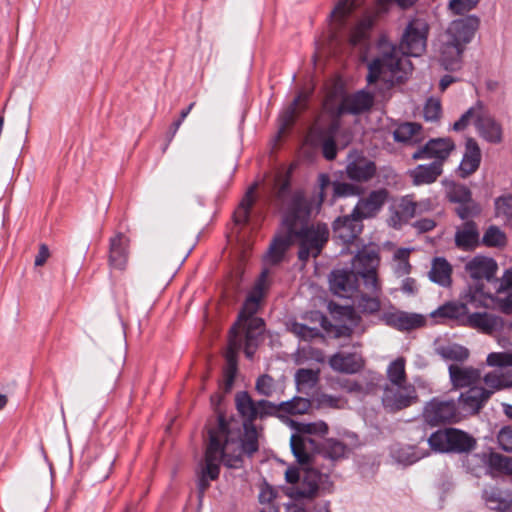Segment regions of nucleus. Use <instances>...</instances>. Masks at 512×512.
<instances>
[{
    "instance_id": "8",
    "label": "nucleus",
    "mask_w": 512,
    "mask_h": 512,
    "mask_svg": "<svg viewBox=\"0 0 512 512\" xmlns=\"http://www.w3.org/2000/svg\"><path fill=\"white\" fill-rule=\"evenodd\" d=\"M345 173L348 179L356 183H366L377 173L374 161L367 158L362 151L350 150L346 159Z\"/></svg>"
},
{
    "instance_id": "28",
    "label": "nucleus",
    "mask_w": 512,
    "mask_h": 512,
    "mask_svg": "<svg viewBox=\"0 0 512 512\" xmlns=\"http://www.w3.org/2000/svg\"><path fill=\"white\" fill-rule=\"evenodd\" d=\"M329 365L334 371L355 374L362 369L363 362L356 353L338 352L330 357Z\"/></svg>"
},
{
    "instance_id": "37",
    "label": "nucleus",
    "mask_w": 512,
    "mask_h": 512,
    "mask_svg": "<svg viewBox=\"0 0 512 512\" xmlns=\"http://www.w3.org/2000/svg\"><path fill=\"white\" fill-rule=\"evenodd\" d=\"M292 242V234L288 230L285 235L275 237L270 244L266 260L273 265L280 263Z\"/></svg>"
},
{
    "instance_id": "21",
    "label": "nucleus",
    "mask_w": 512,
    "mask_h": 512,
    "mask_svg": "<svg viewBox=\"0 0 512 512\" xmlns=\"http://www.w3.org/2000/svg\"><path fill=\"white\" fill-rule=\"evenodd\" d=\"M488 401L489 392L482 386L474 385L460 394L458 405L466 415H477Z\"/></svg>"
},
{
    "instance_id": "18",
    "label": "nucleus",
    "mask_w": 512,
    "mask_h": 512,
    "mask_svg": "<svg viewBox=\"0 0 512 512\" xmlns=\"http://www.w3.org/2000/svg\"><path fill=\"white\" fill-rule=\"evenodd\" d=\"M363 227V221L354 216L353 212L336 218L332 225L334 237L344 244L352 243L358 238Z\"/></svg>"
},
{
    "instance_id": "30",
    "label": "nucleus",
    "mask_w": 512,
    "mask_h": 512,
    "mask_svg": "<svg viewBox=\"0 0 512 512\" xmlns=\"http://www.w3.org/2000/svg\"><path fill=\"white\" fill-rule=\"evenodd\" d=\"M481 460L487 466V472L492 477L500 475H512V457H507L499 453H482Z\"/></svg>"
},
{
    "instance_id": "46",
    "label": "nucleus",
    "mask_w": 512,
    "mask_h": 512,
    "mask_svg": "<svg viewBox=\"0 0 512 512\" xmlns=\"http://www.w3.org/2000/svg\"><path fill=\"white\" fill-rule=\"evenodd\" d=\"M495 216L512 225V194H504L494 201Z\"/></svg>"
},
{
    "instance_id": "22",
    "label": "nucleus",
    "mask_w": 512,
    "mask_h": 512,
    "mask_svg": "<svg viewBox=\"0 0 512 512\" xmlns=\"http://www.w3.org/2000/svg\"><path fill=\"white\" fill-rule=\"evenodd\" d=\"M290 447L297 462L308 465L312 462L313 456L318 454L319 442L309 436L295 433L291 436Z\"/></svg>"
},
{
    "instance_id": "5",
    "label": "nucleus",
    "mask_w": 512,
    "mask_h": 512,
    "mask_svg": "<svg viewBox=\"0 0 512 512\" xmlns=\"http://www.w3.org/2000/svg\"><path fill=\"white\" fill-rule=\"evenodd\" d=\"M492 299V295L484 291V285L478 283L469 285L460 295L459 301H447L430 313V317L436 324L452 323L462 326L465 321L468 305L479 308L485 305L486 300Z\"/></svg>"
},
{
    "instance_id": "23",
    "label": "nucleus",
    "mask_w": 512,
    "mask_h": 512,
    "mask_svg": "<svg viewBox=\"0 0 512 512\" xmlns=\"http://www.w3.org/2000/svg\"><path fill=\"white\" fill-rule=\"evenodd\" d=\"M503 319L499 316H495L486 312L470 313L467 310L463 327H469L480 330L484 333H492L499 330L503 326Z\"/></svg>"
},
{
    "instance_id": "43",
    "label": "nucleus",
    "mask_w": 512,
    "mask_h": 512,
    "mask_svg": "<svg viewBox=\"0 0 512 512\" xmlns=\"http://www.w3.org/2000/svg\"><path fill=\"white\" fill-rule=\"evenodd\" d=\"M436 351L438 355H440L444 360L459 363L466 361L470 355V352L466 347L457 343H450L447 345L439 346Z\"/></svg>"
},
{
    "instance_id": "62",
    "label": "nucleus",
    "mask_w": 512,
    "mask_h": 512,
    "mask_svg": "<svg viewBox=\"0 0 512 512\" xmlns=\"http://www.w3.org/2000/svg\"><path fill=\"white\" fill-rule=\"evenodd\" d=\"M357 276L358 278L361 277L363 279L365 288L371 294L381 293V286L377 278V270H370L369 272L366 271L364 273L357 274Z\"/></svg>"
},
{
    "instance_id": "42",
    "label": "nucleus",
    "mask_w": 512,
    "mask_h": 512,
    "mask_svg": "<svg viewBox=\"0 0 512 512\" xmlns=\"http://www.w3.org/2000/svg\"><path fill=\"white\" fill-rule=\"evenodd\" d=\"M283 418L287 415H302L308 412L311 407V401L308 398L295 396L288 401H282L278 404Z\"/></svg>"
},
{
    "instance_id": "41",
    "label": "nucleus",
    "mask_w": 512,
    "mask_h": 512,
    "mask_svg": "<svg viewBox=\"0 0 512 512\" xmlns=\"http://www.w3.org/2000/svg\"><path fill=\"white\" fill-rule=\"evenodd\" d=\"M257 184H253L247 192L245 193L244 197L242 198L241 202L239 203L237 209L234 212V220L237 224H247L250 219V213L252 210V207L255 203V190H256Z\"/></svg>"
},
{
    "instance_id": "56",
    "label": "nucleus",
    "mask_w": 512,
    "mask_h": 512,
    "mask_svg": "<svg viewBox=\"0 0 512 512\" xmlns=\"http://www.w3.org/2000/svg\"><path fill=\"white\" fill-rule=\"evenodd\" d=\"M455 212L459 218L468 221L470 218L478 216L481 213V208L472 198L466 202L460 203Z\"/></svg>"
},
{
    "instance_id": "34",
    "label": "nucleus",
    "mask_w": 512,
    "mask_h": 512,
    "mask_svg": "<svg viewBox=\"0 0 512 512\" xmlns=\"http://www.w3.org/2000/svg\"><path fill=\"white\" fill-rule=\"evenodd\" d=\"M348 447L342 441L335 438H327L319 443L318 454L332 462L344 459L347 456Z\"/></svg>"
},
{
    "instance_id": "15",
    "label": "nucleus",
    "mask_w": 512,
    "mask_h": 512,
    "mask_svg": "<svg viewBox=\"0 0 512 512\" xmlns=\"http://www.w3.org/2000/svg\"><path fill=\"white\" fill-rule=\"evenodd\" d=\"M374 104V95L366 90H359L345 96L336 108V116L345 114L360 115L369 111Z\"/></svg>"
},
{
    "instance_id": "24",
    "label": "nucleus",
    "mask_w": 512,
    "mask_h": 512,
    "mask_svg": "<svg viewBox=\"0 0 512 512\" xmlns=\"http://www.w3.org/2000/svg\"><path fill=\"white\" fill-rule=\"evenodd\" d=\"M454 241L456 247L463 251H472L478 247L480 245V233L476 222L468 220L457 227Z\"/></svg>"
},
{
    "instance_id": "1",
    "label": "nucleus",
    "mask_w": 512,
    "mask_h": 512,
    "mask_svg": "<svg viewBox=\"0 0 512 512\" xmlns=\"http://www.w3.org/2000/svg\"><path fill=\"white\" fill-rule=\"evenodd\" d=\"M208 443L204 460L198 472V495L201 499L210 482L218 479L220 467L239 469L243 465V454L252 456L259 449L258 433L254 423H241L239 419H227L218 413L216 423L207 429Z\"/></svg>"
},
{
    "instance_id": "13",
    "label": "nucleus",
    "mask_w": 512,
    "mask_h": 512,
    "mask_svg": "<svg viewBox=\"0 0 512 512\" xmlns=\"http://www.w3.org/2000/svg\"><path fill=\"white\" fill-rule=\"evenodd\" d=\"M380 320L387 326L398 331H411L424 326L425 319L422 315L408 313L391 307L380 315Z\"/></svg>"
},
{
    "instance_id": "20",
    "label": "nucleus",
    "mask_w": 512,
    "mask_h": 512,
    "mask_svg": "<svg viewBox=\"0 0 512 512\" xmlns=\"http://www.w3.org/2000/svg\"><path fill=\"white\" fill-rule=\"evenodd\" d=\"M330 289L333 294L349 298L358 288V276L354 270H334L329 277Z\"/></svg>"
},
{
    "instance_id": "25",
    "label": "nucleus",
    "mask_w": 512,
    "mask_h": 512,
    "mask_svg": "<svg viewBox=\"0 0 512 512\" xmlns=\"http://www.w3.org/2000/svg\"><path fill=\"white\" fill-rule=\"evenodd\" d=\"M475 127L481 137L490 143H500L502 141V127L493 116L486 111L477 114Z\"/></svg>"
},
{
    "instance_id": "54",
    "label": "nucleus",
    "mask_w": 512,
    "mask_h": 512,
    "mask_svg": "<svg viewBox=\"0 0 512 512\" xmlns=\"http://www.w3.org/2000/svg\"><path fill=\"white\" fill-rule=\"evenodd\" d=\"M256 407L257 418L264 419L266 417H277L279 419H283V415L281 414V409L278 407V404L262 399L257 401Z\"/></svg>"
},
{
    "instance_id": "55",
    "label": "nucleus",
    "mask_w": 512,
    "mask_h": 512,
    "mask_svg": "<svg viewBox=\"0 0 512 512\" xmlns=\"http://www.w3.org/2000/svg\"><path fill=\"white\" fill-rule=\"evenodd\" d=\"M411 250L407 248H399L394 253V259L398 261L395 267V273L398 276H404L410 273L411 265L409 263V255Z\"/></svg>"
},
{
    "instance_id": "32",
    "label": "nucleus",
    "mask_w": 512,
    "mask_h": 512,
    "mask_svg": "<svg viewBox=\"0 0 512 512\" xmlns=\"http://www.w3.org/2000/svg\"><path fill=\"white\" fill-rule=\"evenodd\" d=\"M416 209L417 203L413 201L411 196L403 197L390 216L391 225L400 228L415 216Z\"/></svg>"
},
{
    "instance_id": "7",
    "label": "nucleus",
    "mask_w": 512,
    "mask_h": 512,
    "mask_svg": "<svg viewBox=\"0 0 512 512\" xmlns=\"http://www.w3.org/2000/svg\"><path fill=\"white\" fill-rule=\"evenodd\" d=\"M423 418L431 426L445 423H456L461 419L459 409L454 400L442 401L431 399L423 409Z\"/></svg>"
},
{
    "instance_id": "16",
    "label": "nucleus",
    "mask_w": 512,
    "mask_h": 512,
    "mask_svg": "<svg viewBox=\"0 0 512 512\" xmlns=\"http://www.w3.org/2000/svg\"><path fill=\"white\" fill-rule=\"evenodd\" d=\"M130 240L124 233H117L109 239L108 264L111 268L124 271L129 260Z\"/></svg>"
},
{
    "instance_id": "33",
    "label": "nucleus",
    "mask_w": 512,
    "mask_h": 512,
    "mask_svg": "<svg viewBox=\"0 0 512 512\" xmlns=\"http://www.w3.org/2000/svg\"><path fill=\"white\" fill-rule=\"evenodd\" d=\"M476 447V440L467 432L450 428L448 452L467 453Z\"/></svg>"
},
{
    "instance_id": "31",
    "label": "nucleus",
    "mask_w": 512,
    "mask_h": 512,
    "mask_svg": "<svg viewBox=\"0 0 512 512\" xmlns=\"http://www.w3.org/2000/svg\"><path fill=\"white\" fill-rule=\"evenodd\" d=\"M443 167L440 161H433L428 165H418L410 171L414 185H425L434 183L442 174Z\"/></svg>"
},
{
    "instance_id": "27",
    "label": "nucleus",
    "mask_w": 512,
    "mask_h": 512,
    "mask_svg": "<svg viewBox=\"0 0 512 512\" xmlns=\"http://www.w3.org/2000/svg\"><path fill=\"white\" fill-rule=\"evenodd\" d=\"M481 150L473 138H468L465 143V152L459 165V173L462 178L473 174L480 165Z\"/></svg>"
},
{
    "instance_id": "39",
    "label": "nucleus",
    "mask_w": 512,
    "mask_h": 512,
    "mask_svg": "<svg viewBox=\"0 0 512 512\" xmlns=\"http://www.w3.org/2000/svg\"><path fill=\"white\" fill-rule=\"evenodd\" d=\"M235 405L239 414L244 418L241 423H253L257 419V401H254L248 392H238L235 395Z\"/></svg>"
},
{
    "instance_id": "45",
    "label": "nucleus",
    "mask_w": 512,
    "mask_h": 512,
    "mask_svg": "<svg viewBox=\"0 0 512 512\" xmlns=\"http://www.w3.org/2000/svg\"><path fill=\"white\" fill-rule=\"evenodd\" d=\"M483 499L487 507L491 510L508 512L511 504L502 496V492L498 489L485 490L483 493Z\"/></svg>"
},
{
    "instance_id": "40",
    "label": "nucleus",
    "mask_w": 512,
    "mask_h": 512,
    "mask_svg": "<svg viewBox=\"0 0 512 512\" xmlns=\"http://www.w3.org/2000/svg\"><path fill=\"white\" fill-rule=\"evenodd\" d=\"M483 382L485 384L484 390L489 392L490 399L495 392L512 388V375L492 371L485 374Z\"/></svg>"
},
{
    "instance_id": "36",
    "label": "nucleus",
    "mask_w": 512,
    "mask_h": 512,
    "mask_svg": "<svg viewBox=\"0 0 512 512\" xmlns=\"http://www.w3.org/2000/svg\"><path fill=\"white\" fill-rule=\"evenodd\" d=\"M380 258L375 249H363L353 259V270L356 274L377 270Z\"/></svg>"
},
{
    "instance_id": "44",
    "label": "nucleus",
    "mask_w": 512,
    "mask_h": 512,
    "mask_svg": "<svg viewBox=\"0 0 512 512\" xmlns=\"http://www.w3.org/2000/svg\"><path fill=\"white\" fill-rule=\"evenodd\" d=\"M309 99V93L300 92L297 97L293 100L290 106L286 109V111L282 115L283 126L288 127L294 124L297 110H304L307 107V102Z\"/></svg>"
},
{
    "instance_id": "3",
    "label": "nucleus",
    "mask_w": 512,
    "mask_h": 512,
    "mask_svg": "<svg viewBox=\"0 0 512 512\" xmlns=\"http://www.w3.org/2000/svg\"><path fill=\"white\" fill-rule=\"evenodd\" d=\"M428 26L421 20L411 21L402 35L399 47L382 44L380 55L368 65L366 80L375 83L382 75L402 82L412 72L409 56L418 57L426 49Z\"/></svg>"
},
{
    "instance_id": "6",
    "label": "nucleus",
    "mask_w": 512,
    "mask_h": 512,
    "mask_svg": "<svg viewBox=\"0 0 512 512\" xmlns=\"http://www.w3.org/2000/svg\"><path fill=\"white\" fill-rule=\"evenodd\" d=\"M417 400L416 388L410 383L388 384L385 386L382 396L383 406L389 412L403 410L416 403Z\"/></svg>"
},
{
    "instance_id": "10",
    "label": "nucleus",
    "mask_w": 512,
    "mask_h": 512,
    "mask_svg": "<svg viewBox=\"0 0 512 512\" xmlns=\"http://www.w3.org/2000/svg\"><path fill=\"white\" fill-rule=\"evenodd\" d=\"M389 197V192L385 188L370 191L366 196L360 197L352 212L360 220L375 218Z\"/></svg>"
},
{
    "instance_id": "29",
    "label": "nucleus",
    "mask_w": 512,
    "mask_h": 512,
    "mask_svg": "<svg viewBox=\"0 0 512 512\" xmlns=\"http://www.w3.org/2000/svg\"><path fill=\"white\" fill-rule=\"evenodd\" d=\"M464 46L447 38L440 48V63L445 70L460 68Z\"/></svg>"
},
{
    "instance_id": "35",
    "label": "nucleus",
    "mask_w": 512,
    "mask_h": 512,
    "mask_svg": "<svg viewBox=\"0 0 512 512\" xmlns=\"http://www.w3.org/2000/svg\"><path fill=\"white\" fill-rule=\"evenodd\" d=\"M451 274L452 267L445 258L437 257L433 260L429 271V279L432 282L442 287H449L452 282Z\"/></svg>"
},
{
    "instance_id": "14",
    "label": "nucleus",
    "mask_w": 512,
    "mask_h": 512,
    "mask_svg": "<svg viewBox=\"0 0 512 512\" xmlns=\"http://www.w3.org/2000/svg\"><path fill=\"white\" fill-rule=\"evenodd\" d=\"M319 191L317 194L318 206L325 200V189L330 185L333 188L332 201L334 202L338 198H346L352 196H359L363 193V189L354 183L334 181L331 182L330 176L325 173H321L318 176Z\"/></svg>"
},
{
    "instance_id": "17",
    "label": "nucleus",
    "mask_w": 512,
    "mask_h": 512,
    "mask_svg": "<svg viewBox=\"0 0 512 512\" xmlns=\"http://www.w3.org/2000/svg\"><path fill=\"white\" fill-rule=\"evenodd\" d=\"M479 24L480 20L475 15L456 19L447 29V38L464 46L472 40Z\"/></svg>"
},
{
    "instance_id": "47",
    "label": "nucleus",
    "mask_w": 512,
    "mask_h": 512,
    "mask_svg": "<svg viewBox=\"0 0 512 512\" xmlns=\"http://www.w3.org/2000/svg\"><path fill=\"white\" fill-rule=\"evenodd\" d=\"M288 331L296 335L303 341H311L318 337H323L320 329L316 327H309L306 324L299 323L297 321H291L287 325Z\"/></svg>"
},
{
    "instance_id": "49",
    "label": "nucleus",
    "mask_w": 512,
    "mask_h": 512,
    "mask_svg": "<svg viewBox=\"0 0 512 512\" xmlns=\"http://www.w3.org/2000/svg\"><path fill=\"white\" fill-rule=\"evenodd\" d=\"M387 378L389 384H404L407 382L406 371H405V359L399 357L392 361L387 368Z\"/></svg>"
},
{
    "instance_id": "64",
    "label": "nucleus",
    "mask_w": 512,
    "mask_h": 512,
    "mask_svg": "<svg viewBox=\"0 0 512 512\" xmlns=\"http://www.w3.org/2000/svg\"><path fill=\"white\" fill-rule=\"evenodd\" d=\"M497 440L503 450L512 452V426L503 427L498 433Z\"/></svg>"
},
{
    "instance_id": "26",
    "label": "nucleus",
    "mask_w": 512,
    "mask_h": 512,
    "mask_svg": "<svg viewBox=\"0 0 512 512\" xmlns=\"http://www.w3.org/2000/svg\"><path fill=\"white\" fill-rule=\"evenodd\" d=\"M450 381L454 388L474 386L481 379V371L472 366L451 364L448 368Z\"/></svg>"
},
{
    "instance_id": "59",
    "label": "nucleus",
    "mask_w": 512,
    "mask_h": 512,
    "mask_svg": "<svg viewBox=\"0 0 512 512\" xmlns=\"http://www.w3.org/2000/svg\"><path fill=\"white\" fill-rule=\"evenodd\" d=\"M318 380V373L312 369H299L295 374V381L297 386L313 388Z\"/></svg>"
},
{
    "instance_id": "58",
    "label": "nucleus",
    "mask_w": 512,
    "mask_h": 512,
    "mask_svg": "<svg viewBox=\"0 0 512 512\" xmlns=\"http://www.w3.org/2000/svg\"><path fill=\"white\" fill-rule=\"evenodd\" d=\"M486 363L490 367H512V351L489 353Z\"/></svg>"
},
{
    "instance_id": "57",
    "label": "nucleus",
    "mask_w": 512,
    "mask_h": 512,
    "mask_svg": "<svg viewBox=\"0 0 512 512\" xmlns=\"http://www.w3.org/2000/svg\"><path fill=\"white\" fill-rule=\"evenodd\" d=\"M255 390L259 395L272 397L276 391L275 380L270 375L263 374L257 378Z\"/></svg>"
},
{
    "instance_id": "12",
    "label": "nucleus",
    "mask_w": 512,
    "mask_h": 512,
    "mask_svg": "<svg viewBox=\"0 0 512 512\" xmlns=\"http://www.w3.org/2000/svg\"><path fill=\"white\" fill-rule=\"evenodd\" d=\"M454 148L455 144L451 138H432L412 154V159H434V161H440L441 167H443L444 161Z\"/></svg>"
},
{
    "instance_id": "60",
    "label": "nucleus",
    "mask_w": 512,
    "mask_h": 512,
    "mask_svg": "<svg viewBox=\"0 0 512 512\" xmlns=\"http://www.w3.org/2000/svg\"><path fill=\"white\" fill-rule=\"evenodd\" d=\"M483 108L480 103L477 104L475 107L469 108L464 114L461 115V117L453 124L452 129L454 131L460 132L463 131L468 124L470 123L471 119L476 120L477 114L482 112Z\"/></svg>"
},
{
    "instance_id": "48",
    "label": "nucleus",
    "mask_w": 512,
    "mask_h": 512,
    "mask_svg": "<svg viewBox=\"0 0 512 512\" xmlns=\"http://www.w3.org/2000/svg\"><path fill=\"white\" fill-rule=\"evenodd\" d=\"M486 247H504L507 243L506 234L495 225L489 226L483 234L480 242Z\"/></svg>"
},
{
    "instance_id": "19",
    "label": "nucleus",
    "mask_w": 512,
    "mask_h": 512,
    "mask_svg": "<svg viewBox=\"0 0 512 512\" xmlns=\"http://www.w3.org/2000/svg\"><path fill=\"white\" fill-rule=\"evenodd\" d=\"M465 270L475 281L473 285L478 283H482L484 285L483 279H486L488 282L493 280L498 281V279L495 278L498 265L493 258L475 256L466 263Z\"/></svg>"
},
{
    "instance_id": "38",
    "label": "nucleus",
    "mask_w": 512,
    "mask_h": 512,
    "mask_svg": "<svg viewBox=\"0 0 512 512\" xmlns=\"http://www.w3.org/2000/svg\"><path fill=\"white\" fill-rule=\"evenodd\" d=\"M422 126L416 122H404L393 132V138L398 143H418L422 140Z\"/></svg>"
},
{
    "instance_id": "11",
    "label": "nucleus",
    "mask_w": 512,
    "mask_h": 512,
    "mask_svg": "<svg viewBox=\"0 0 512 512\" xmlns=\"http://www.w3.org/2000/svg\"><path fill=\"white\" fill-rule=\"evenodd\" d=\"M244 349V339L237 334V328L231 327L229 343L225 354L226 366L224 369V390L229 392L234 384L238 370V353Z\"/></svg>"
},
{
    "instance_id": "61",
    "label": "nucleus",
    "mask_w": 512,
    "mask_h": 512,
    "mask_svg": "<svg viewBox=\"0 0 512 512\" xmlns=\"http://www.w3.org/2000/svg\"><path fill=\"white\" fill-rule=\"evenodd\" d=\"M441 103L438 99L429 98L423 109V115L426 121H437L441 116Z\"/></svg>"
},
{
    "instance_id": "9",
    "label": "nucleus",
    "mask_w": 512,
    "mask_h": 512,
    "mask_svg": "<svg viewBox=\"0 0 512 512\" xmlns=\"http://www.w3.org/2000/svg\"><path fill=\"white\" fill-rule=\"evenodd\" d=\"M332 485L329 474L315 468H305L300 486L291 495L295 498H313L320 489L330 491Z\"/></svg>"
},
{
    "instance_id": "50",
    "label": "nucleus",
    "mask_w": 512,
    "mask_h": 512,
    "mask_svg": "<svg viewBox=\"0 0 512 512\" xmlns=\"http://www.w3.org/2000/svg\"><path fill=\"white\" fill-rule=\"evenodd\" d=\"M446 197L452 203H463L472 198L470 189L464 184L451 182L446 188Z\"/></svg>"
},
{
    "instance_id": "52",
    "label": "nucleus",
    "mask_w": 512,
    "mask_h": 512,
    "mask_svg": "<svg viewBox=\"0 0 512 512\" xmlns=\"http://www.w3.org/2000/svg\"><path fill=\"white\" fill-rule=\"evenodd\" d=\"M450 428L440 429L433 432L428 438L430 448L435 452H448Z\"/></svg>"
},
{
    "instance_id": "51",
    "label": "nucleus",
    "mask_w": 512,
    "mask_h": 512,
    "mask_svg": "<svg viewBox=\"0 0 512 512\" xmlns=\"http://www.w3.org/2000/svg\"><path fill=\"white\" fill-rule=\"evenodd\" d=\"M355 303L358 310L364 314L377 313L381 308L379 294L360 293Z\"/></svg>"
},
{
    "instance_id": "4",
    "label": "nucleus",
    "mask_w": 512,
    "mask_h": 512,
    "mask_svg": "<svg viewBox=\"0 0 512 512\" xmlns=\"http://www.w3.org/2000/svg\"><path fill=\"white\" fill-rule=\"evenodd\" d=\"M268 275V269L261 272L253 290L243 303L237 322L232 326L237 328V334L244 339V354L248 359L253 358L265 328L263 319L254 315L267 288Z\"/></svg>"
},
{
    "instance_id": "63",
    "label": "nucleus",
    "mask_w": 512,
    "mask_h": 512,
    "mask_svg": "<svg viewBox=\"0 0 512 512\" xmlns=\"http://www.w3.org/2000/svg\"><path fill=\"white\" fill-rule=\"evenodd\" d=\"M372 27V21L370 19H364L360 21L351 34V42L353 45L359 44L361 41L366 39L368 31Z\"/></svg>"
},
{
    "instance_id": "2",
    "label": "nucleus",
    "mask_w": 512,
    "mask_h": 512,
    "mask_svg": "<svg viewBox=\"0 0 512 512\" xmlns=\"http://www.w3.org/2000/svg\"><path fill=\"white\" fill-rule=\"evenodd\" d=\"M273 198L275 205L283 208V227L299 241V260L307 262L310 257H318L329 240L330 232L325 223L309 225L313 200L301 189L292 192L289 176L276 184Z\"/></svg>"
},
{
    "instance_id": "53",
    "label": "nucleus",
    "mask_w": 512,
    "mask_h": 512,
    "mask_svg": "<svg viewBox=\"0 0 512 512\" xmlns=\"http://www.w3.org/2000/svg\"><path fill=\"white\" fill-rule=\"evenodd\" d=\"M295 428L297 433L309 436L320 435L324 436L328 433V425L324 421L311 422V423H296Z\"/></svg>"
}]
</instances>
